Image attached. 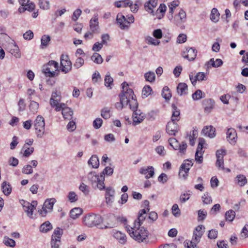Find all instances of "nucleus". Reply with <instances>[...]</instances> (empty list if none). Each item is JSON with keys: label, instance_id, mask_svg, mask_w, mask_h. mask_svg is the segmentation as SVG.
<instances>
[{"label": "nucleus", "instance_id": "obj_1", "mask_svg": "<svg viewBox=\"0 0 248 248\" xmlns=\"http://www.w3.org/2000/svg\"><path fill=\"white\" fill-rule=\"evenodd\" d=\"M124 225L127 232L135 240L139 242H142L148 237L149 232L144 227L136 225L130 226L125 223Z\"/></svg>", "mask_w": 248, "mask_h": 248}, {"label": "nucleus", "instance_id": "obj_2", "mask_svg": "<svg viewBox=\"0 0 248 248\" xmlns=\"http://www.w3.org/2000/svg\"><path fill=\"white\" fill-rule=\"evenodd\" d=\"M123 92L124 93V96L126 98V105H129L130 108L134 112L137 109L138 103L133 90L128 87V84L124 82L122 84Z\"/></svg>", "mask_w": 248, "mask_h": 248}, {"label": "nucleus", "instance_id": "obj_3", "mask_svg": "<svg viewBox=\"0 0 248 248\" xmlns=\"http://www.w3.org/2000/svg\"><path fill=\"white\" fill-rule=\"evenodd\" d=\"M58 63L54 61H50L44 65L42 72L46 77H55L58 75Z\"/></svg>", "mask_w": 248, "mask_h": 248}, {"label": "nucleus", "instance_id": "obj_4", "mask_svg": "<svg viewBox=\"0 0 248 248\" xmlns=\"http://www.w3.org/2000/svg\"><path fill=\"white\" fill-rule=\"evenodd\" d=\"M102 217L99 215L88 214L83 218L84 224L89 227L97 226L102 222Z\"/></svg>", "mask_w": 248, "mask_h": 248}, {"label": "nucleus", "instance_id": "obj_5", "mask_svg": "<svg viewBox=\"0 0 248 248\" xmlns=\"http://www.w3.org/2000/svg\"><path fill=\"white\" fill-rule=\"evenodd\" d=\"M62 96L60 92H53L50 99V105L56 111H60L62 109Z\"/></svg>", "mask_w": 248, "mask_h": 248}, {"label": "nucleus", "instance_id": "obj_6", "mask_svg": "<svg viewBox=\"0 0 248 248\" xmlns=\"http://www.w3.org/2000/svg\"><path fill=\"white\" fill-rule=\"evenodd\" d=\"M45 120L41 115H38L34 122L36 134L39 138H42L45 132Z\"/></svg>", "mask_w": 248, "mask_h": 248}, {"label": "nucleus", "instance_id": "obj_7", "mask_svg": "<svg viewBox=\"0 0 248 248\" xmlns=\"http://www.w3.org/2000/svg\"><path fill=\"white\" fill-rule=\"evenodd\" d=\"M204 227L202 225L197 226L193 232L192 240L190 242V245L187 246L188 248H194L196 244L200 241V238L203 233Z\"/></svg>", "mask_w": 248, "mask_h": 248}, {"label": "nucleus", "instance_id": "obj_8", "mask_svg": "<svg viewBox=\"0 0 248 248\" xmlns=\"http://www.w3.org/2000/svg\"><path fill=\"white\" fill-rule=\"evenodd\" d=\"M61 236L60 228H56L52 235L51 241V248H59L61 245Z\"/></svg>", "mask_w": 248, "mask_h": 248}, {"label": "nucleus", "instance_id": "obj_9", "mask_svg": "<svg viewBox=\"0 0 248 248\" xmlns=\"http://www.w3.org/2000/svg\"><path fill=\"white\" fill-rule=\"evenodd\" d=\"M55 202V199H47L45 202L42 209L38 211L41 216L45 217L47 213L51 212Z\"/></svg>", "mask_w": 248, "mask_h": 248}, {"label": "nucleus", "instance_id": "obj_10", "mask_svg": "<svg viewBox=\"0 0 248 248\" xmlns=\"http://www.w3.org/2000/svg\"><path fill=\"white\" fill-rule=\"evenodd\" d=\"M205 140L202 138H200L195 154V160L199 164L202 163L203 161L202 154L204 151L202 149Z\"/></svg>", "mask_w": 248, "mask_h": 248}, {"label": "nucleus", "instance_id": "obj_11", "mask_svg": "<svg viewBox=\"0 0 248 248\" xmlns=\"http://www.w3.org/2000/svg\"><path fill=\"white\" fill-rule=\"evenodd\" d=\"M192 165L193 162L192 160H187L185 161L181 166L179 170V175L186 179L190 168Z\"/></svg>", "mask_w": 248, "mask_h": 248}, {"label": "nucleus", "instance_id": "obj_12", "mask_svg": "<svg viewBox=\"0 0 248 248\" xmlns=\"http://www.w3.org/2000/svg\"><path fill=\"white\" fill-rule=\"evenodd\" d=\"M226 154V150L224 149H220L217 150L216 152V157L217 158L216 165L218 168L224 170V161L223 157Z\"/></svg>", "mask_w": 248, "mask_h": 248}, {"label": "nucleus", "instance_id": "obj_13", "mask_svg": "<svg viewBox=\"0 0 248 248\" xmlns=\"http://www.w3.org/2000/svg\"><path fill=\"white\" fill-rule=\"evenodd\" d=\"M227 140L232 145H234L237 140V135L235 129L229 128L228 129L227 133Z\"/></svg>", "mask_w": 248, "mask_h": 248}, {"label": "nucleus", "instance_id": "obj_14", "mask_svg": "<svg viewBox=\"0 0 248 248\" xmlns=\"http://www.w3.org/2000/svg\"><path fill=\"white\" fill-rule=\"evenodd\" d=\"M197 51L193 47L186 48V51L183 52L184 58L188 59L189 61H193L196 57Z\"/></svg>", "mask_w": 248, "mask_h": 248}, {"label": "nucleus", "instance_id": "obj_15", "mask_svg": "<svg viewBox=\"0 0 248 248\" xmlns=\"http://www.w3.org/2000/svg\"><path fill=\"white\" fill-rule=\"evenodd\" d=\"M144 114L140 110H136L133 113V124L136 125L141 123L144 119Z\"/></svg>", "mask_w": 248, "mask_h": 248}, {"label": "nucleus", "instance_id": "obj_16", "mask_svg": "<svg viewBox=\"0 0 248 248\" xmlns=\"http://www.w3.org/2000/svg\"><path fill=\"white\" fill-rule=\"evenodd\" d=\"M178 127L175 121L169 122L166 126V131L170 135H175L178 131Z\"/></svg>", "mask_w": 248, "mask_h": 248}, {"label": "nucleus", "instance_id": "obj_17", "mask_svg": "<svg viewBox=\"0 0 248 248\" xmlns=\"http://www.w3.org/2000/svg\"><path fill=\"white\" fill-rule=\"evenodd\" d=\"M115 190L111 187H108L106 189L105 198L108 204H111L114 199Z\"/></svg>", "mask_w": 248, "mask_h": 248}, {"label": "nucleus", "instance_id": "obj_18", "mask_svg": "<svg viewBox=\"0 0 248 248\" xmlns=\"http://www.w3.org/2000/svg\"><path fill=\"white\" fill-rule=\"evenodd\" d=\"M139 172L145 175V178L149 179L154 176L155 174L154 168L152 166H148L147 168L142 167L140 169Z\"/></svg>", "mask_w": 248, "mask_h": 248}, {"label": "nucleus", "instance_id": "obj_19", "mask_svg": "<svg viewBox=\"0 0 248 248\" xmlns=\"http://www.w3.org/2000/svg\"><path fill=\"white\" fill-rule=\"evenodd\" d=\"M117 23L120 28L123 30H128L127 24H126V18L121 13H119L117 16Z\"/></svg>", "mask_w": 248, "mask_h": 248}, {"label": "nucleus", "instance_id": "obj_20", "mask_svg": "<svg viewBox=\"0 0 248 248\" xmlns=\"http://www.w3.org/2000/svg\"><path fill=\"white\" fill-rule=\"evenodd\" d=\"M146 210L143 209L139 212L138 218L135 220L133 225L141 226L146 217Z\"/></svg>", "mask_w": 248, "mask_h": 248}, {"label": "nucleus", "instance_id": "obj_21", "mask_svg": "<svg viewBox=\"0 0 248 248\" xmlns=\"http://www.w3.org/2000/svg\"><path fill=\"white\" fill-rule=\"evenodd\" d=\"M202 133L210 138L216 136V129L212 125L205 126L202 130Z\"/></svg>", "mask_w": 248, "mask_h": 248}, {"label": "nucleus", "instance_id": "obj_22", "mask_svg": "<svg viewBox=\"0 0 248 248\" xmlns=\"http://www.w3.org/2000/svg\"><path fill=\"white\" fill-rule=\"evenodd\" d=\"M113 237L116 239L120 243L124 244L126 243L127 238L124 233L118 231H115L113 232Z\"/></svg>", "mask_w": 248, "mask_h": 248}, {"label": "nucleus", "instance_id": "obj_23", "mask_svg": "<svg viewBox=\"0 0 248 248\" xmlns=\"http://www.w3.org/2000/svg\"><path fill=\"white\" fill-rule=\"evenodd\" d=\"M23 207L24 209V211L27 213L28 216L30 218H33V212L35 209V207L30 204V202L26 201L23 202Z\"/></svg>", "mask_w": 248, "mask_h": 248}, {"label": "nucleus", "instance_id": "obj_24", "mask_svg": "<svg viewBox=\"0 0 248 248\" xmlns=\"http://www.w3.org/2000/svg\"><path fill=\"white\" fill-rule=\"evenodd\" d=\"M65 59L64 56L63 55V72L65 73H68L72 69V62L68 60L67 56H65Z\"/></svg>", "mask_w": 248, "mask_h": 248}, {"label": "nucleus", "instance_id": "obj_25", "mask_svg": "<svg viewBox=\"0 0 248 248\" xmlns=\"http://www.w3.org/2000/svg\"><path fill=\"white\" fill-rule=\"evenodd\" d=\"M158 0H149L144 4L145 9L149 13H153V9L157 5Z\"/></svg>", "mask_w": 248, "mask_h": 248}, {"label": "nucleus", "instance_id": "obj_26", "mask_svg": "<svg viewBox=\"0 0 248 248\" xmlns=\"http://www.w3.org/2000/svg\"><path fill=\"white\" fill-rule=\"evenodd\" d=\"M187 90V86L185 83H180L177 85V92L180 95H186Z\"/></svg>", "mask_w": 248, "mask_h": 248}, {"label": "nucleus", "instance_id": "obj_27", "mask_svg": "<svg viewBox=\"0 0 248 248\" xmlns=\"http://www.w3.org/2000/svg\"><path fill=\"white\" fill-rule=\"evenodd\" d=\"M73 115L72 110L70 108L65 107L63 103V118L64 119L71 120Z\"/></svg>", "mask_w": 248, "mask_h": 248}, {"label": "nucleus", "instance_id": "obj_28", "mask_svg": "<svg viewBox=\"0 0 248 248\" xmlns=\"http://www.w3.org/2000/svg\"><path fill=\"white\" fill-rule=\"evenodd\" d=\"M10 53L17 58L21 57V53L19 51L18 47L14 44H11L9 46Z\"/></svg>", "mask_w": 248, "mask_h": 248}, {"label": "nucleus", "instance_id": "obj_29", "mask_svg": "<svg viewBox=\"0 0 248 248\" xmlns=\"http://www.w3.org/2000/svg\"><path fill=\"white\" fill-rule=\"evenodd\" d=\"M172 113L171 120L178 121L180 120V110L174 104L172 105Z\"/></svg>", "mask_w": 248, "mask_h": 248}, {"label": "nucleus", "instance_id": "obj_30", "mask_svg": "<svg viewBox=\"0 0 248 248\" xmlns=\"http://www.w3.org/2000/svg\"><path fill=\"white\" fill-rule=\"evenodd\" d=\"M120 102L117 103L115 107L118 109H122L126 105L125 102L127 101L126 98L124 96V92H122V93L120 95Z\"/></svg>", "mask_w": 248, "mask_h": 248}, {"label": "nucleus", "instance_id": "obj_31", "mask_svg": "<svg viewBox=\"0 0 248 248\" xmlns=\"http://www.w3.org/2000/svg\"><path fill=\"white\" fill-rule=\"evenodd\" d=\"M89 165H92L93 168H98L99 166V161L98 157L96 155H92L88 161Z\"/></svg>", "mask_w": 248, "mask_h": 248}, {"label": "nucleus", "instance_id": "obj_32", "mask_svg": "<svg viewBox=\"0 0 248 248\" xmlns=\"http://www.w3.org/2000/svg\"><path fill=\"white\" fill-rule=\"evenodd\" d=\"M1 188L4 194L6 196L10 195L12 191V187L9 183L3 182L1 184Z\"/></svg>", "mask_w": 248, "mask_h": 248}, {"label": "nucleus", "instance_id": "obj_33", "mask_svg": "<svg viewBox=\"0 0 248 248\" xmlns=\"http://www.w3.org/2000/svg\"><path fill=\"white\" fill-rule=\"evenodd\" d=\"M97 20V18H94L93 19H91L90 21V29L94 33L97 32L99 29Z\"/></svg>", "mask_w": 248, "mask_h": 248}, {"label": "nucleus", "instance_id": "obj_34", "mask_svg": "<svg viewBox=\"0 0 248 248\" xmlns=\"http://www.w3.org/2000/svg\"><path fill=\"white\" fill-rule=\"evenodd\" d=\"M82 210L80 208H74L70 212V217L72 219H76L82 214Z\"/></svg>", "mask_w": 248, "mask_h": 248}, {"label": "nucleus", "instance_id": "obj_35", "mask_svg": "<svg viewBox=\"0 0 248 248\" xmlns=\"http://www.w3.org/2000/svg\"><path fill=\"white\" fill-rule=\"evenodd\" d=\"M52 229V226L49 221H46L40 227V231L42 232H47Z\"/></svg>", "mask_w": 248, "mask_h": 248}, {"label": "nucleus", "instance_id": "obj_36", "mask_svg": "<svg viewBox=\"0 0 248 248\" xmlns=\"http://www.w3.org/2000/svg\"><path fill=\"white\" fill-rule=\"evenodd\" d=\"M35 4L33 2H30V3L28 4L27 6H20L18 8V11L19 13H23L25 11L28 10L29 11H32L35 8Z\"/></svg>", "mask_w": 248, "mask_h": 248}, {"label": "nucleus", "instance_id": "obj_37", "mask_svg": "<svg viewBox=\"0 0 248 248\" xmlns=\"http://www.w3.org/2000/svg\"><path fill=\"white\" fill-rule=\"evenodd\" d=\"M219 16V13H218L217 9L215 8H213L210 15L211 20L213 22H217L218 21Z\"/></svg>", "mask_w": 248, "mask_h": 248}, {"label": "nucleus", "instance_id": "obj_38", "mask_svg": "<svg viewBox=\"0 0 248 248\" xmlns=\"http://www.w3.org/2000/svg\"><path fill=\"white\" fill-rule=\"evenodd\" d=\"M237 184L240 186H244L247 183V179L244 175L239 174L236 177Z\"/></svg>", "mask_w": 248, "mask_h": 248}, {"label": "nucleus", "instance_id": "obj_39", "mask_svg": "<svg viewBox=\"0 0 248 248\" xmlns=\"http://www.w3.org/2000/svg\"><path fill=\"white\" fill-rule=\"evenodd\" d=\"M50 41V37L49 36L47 35H44L42 36L41 42V48L43 49L46 46H47L49 43Z\"/></svg>", "mask_w": 248, "mask_h": 248}, {"label": "nucleus", "instance_id": "obj_40", "mask_svg": "<svg viewBox=\"0 0 248 248\" xmlns=\"http://www.w3.org/2000/svg\"><path fill=\"white\" fill-rule=\"evenodd\" d=\"M88 179L93 185L94 183L96 184L100 179V176L96 174L95 172H91L88 174Z\"/></svg>", "mask_w": 248, "mask_h": 248}, {"label": "nucleus", "instance_id": "obj_41", "mask_svg": "<svg viewBox=\"0 0 248 248\" xmlns=\"http://www.w3.org/2000/svg\"><path fill=\"white\" fill-rule=\"evenodd\" d=\"M223 64L222 61L220 59H217L215 61L214 59H211L208 62V64L214 67H218L221 66Z\"/></svg>", "mask_w": 248, "mask_h": 248}, {"label": "nucleus", "instance_id": "obj_42", "mask_svg": "<svg viewBox=\"0 0 248 248\" xmlns=\"http://www.w3.org/2000/svg\"><path fill=\"white\" fill-rule=\"evenodd\" d=\"M235 216V212L232 210H230L226 212L225 214V218L226 221L229 222L232 221Z\"/></svg>", "mask_w": 248, "mask_h": 248}, {"label": "nucleus", "instance_id": "obj_43", "mask_svg": "<svg viewBox=\"0 0 248 248\" xmlns=\"http://www.w3.org/2000/svg\"><path fill=\"white\" fill-rule=\"evenodd\" d=\"M205 93H203L201 90H197L192 94V97L194 100H198L204 97Z\"/></svg>", "mask_w": 248, "mask_h": 248}, {"label": "nucleus", "instance_id": "obj_44", "mask_svg": "<svg viewBox=\"0 0 248 248\" xmlns=\"http://www.w3.org/2000/svg\"><path fill=\"white\" fill-rule=\"evenodd\" d=\"M131 4L130 0H124L122 1H116L114 3V5L118 8L126 7Z\"/></svg>", "mask_w": 248, "mask_h": 248}, {"label": "nucleus", "instance_id": "obj_45", "mask_svg": "<svg viewBox=\"0 0 248 248\" xmlns=\"http://www.w3.org/2000/svg\"><path fill=\"white\" fill-rule=\"evenodd\" d=\"M162 96L166 100H169L171 97L170 91L167 86L163 88L162 93Z\"/></svg>", "mask_w": 248, "mask_h": 248}, {"label": "nucleus", "instance_id": "obj_46", "mask_svg": "<svg viewBox=\"0 0 248 248\" xmlns=\"http://www.w3.org/2000/svg\"><path fill=\"white\" fill-rule=\"evenodd\" d=\"M101 115L105 119H108L110 117V110L108 108H104L101 111Z\"/></svg>", "mask_w": 248, "mask_h": 248}, {"label": "nucleus", "instance_id": "obj_47", "mask_svg": "<svg viewBox=\"0 0 248 248\" xmlns=\"http://www.w3.org/2000/svg\"><path fill=\"white\" fill-rule=\"evenodd\" d=\"M152 91V88L149 85H146L144 87L142 91V96L143 98L148 96Z\"/></svg>", "mask_w": 248, "mask_h": 248}, {"label": "nucleus", "instance_id": "obj_48", "mask_svg": "<svg viewBox=\"0 0 248 248\" xmlns=\"http://www.w3.org/2000/svg\"><path fill=\"white\" fill-rule=\"evenodd\" d=\"M180 2L178 0H174L169 4V13L172 16L174 9L179 5Z\"/></svg>", "mask_w": 248, "mask_h": 248}, {"label": "nucleus", "instance_id": "obj_49", "mask_svg": "<svg viewBox=\"0 0 248 248\" xmlns=\"http://www.w3.org/2000/svg\"><path fill=\"white\" fill-rule=\"evenodd\" d=\"M91 59L97 64H100L103 62V59L101 56L97 53H94L92 56Z\"/></svg>", "mask_w": 248, "mask_h": 248}, {"label": "nucleus", "instance_id": "obj_50", "mask_svg": "<svg viewBox=\"0 0 248 248\" xmlns=\"http://www.w3.org/2000/svg\"><path fill=\"white\" fill-rule=\"evenodd\" d=\"M29 108L30 110L33 113H36L39 108V104L35 101H31Z\"/></svg>", "mask_w": 248, "mask_h": 248}, {"label": "nucleus", "instance_id": "obj_51", "mask_svg": "<svg viewBox=\"0 0 248 248\" xmlns=\"http://www.w3.org/2000/svg\"><path fill=\"white\" fill-rule=\"evenodd\" d=\"M155 74L153 72H148L145 74L144 78L146 81L152 82L155 79Z\"/></svg>", "mask_w": 248, "mask_h": 248}, {"label": "nucleus", "instance_id": "obj_52", "mask_svg": "<svg viewBox=\"0 0 248 248\" xmlns=\"http://www.w3.org/2000/svg\"><path fill=\"white\" fill-rule=\"evenodd\" d=\"M38 4L40 8L43 10H48L49 8V2L48 1L39 0Z\"/></svg>", "mask_w": 248, "mask_h": 248}, {"label": "nucleus", "instance_id": "obj_53", "mask_svg": "<svg viewBox=\"0 0 248 248\" xmlns=\"http://www.w3.org/2000/svg\"><path fill=\"white\" fill-rule=\"evenodd\" d=\"M169 142L170 145L175 150H177L178 147L179 145V143L178 140L173 138H170L169 139Z\"/></svg>", "mask_w": 248, "mask_h": 248}, {"label": "nucleus", "instance_id": "obj_54", "mask_svg": "<svg viewBox=\"0 0 248 248\" xmlns=\"http://www.w3.org/2000/svg\"><path fill=\"white\" fill-rule=\"evenodd\" d=\"M79 189L85 195H88L89 193V187L83 183L80 184V186H79Z\"/></svg>", "mask_w": 248, "mask_h": 248}, {"label": "nucleus", "instance_id": "obj_55", "mask_svg": "<svg viewBox=\"0 0 248 248\" xmlns=\"http://www.w3.org/2000/svg\"><path fill=\"white\" fill-rule=\"evenodd\" d=\"M4 243L6 246L10 247H14L16 245V242L13 239L7 237H4Z\"/></svg>", "mask_w": 248, "mask_h": 248}, {"label": "nucleus", "instance_id": "obj_56", "mask_svg": "<svg viewBox=\"0 0 248 248\" xmlns=\"http://www.w3.org/2000/svg\"><path fill=\"white\" fill-rule=\"evenodd\" d=\"M202 199L203 202L205 204H210L212 202V198L208 193L204 194L202 196Z\"/></svg>", "mask_w": 248, "mask_h": 248}, {"label": "nucleus", "instance_id": "obj_57", "mask_svg": "<svg viewBox=\"0 0 248 248\" xmlns=\"http://www.w3.org/2000/svg\"><path fill=\"white\" fill-rule=\"evenodd\" d=\"M104 176H103V175H100V179L96 184L97 187L100 190H103L105 188V185L104 183Z\"/></svg>", "mask_w": 248, "mask_h": 248}, {"label": "nucleus", "instance_id": "obj_58", "mask_svg": "<svg viewBox=\"0 0 248 248\" xmlns=\"http://www.w3.org/2000/svg\"><path fill=\"white\" fill-rule=\"evenodd\" d=\"M186 148H187L186 143L185 142L183 141L181 143V144H179V145L178 147L177 150H179V153H180L182 154H185V153L186 151Z\"/></svg>", "mask_w": 248, "mask_h": 248}, {"label": "nucleus", "instance_id": "obj_59", "mask_svg": "<svg viewBox=\"0 0 248 248\" xmlns=\"http://www.w3.org/2000/svg\"><path fill=\"white\" fill-rule=\"evenodd\" d=\"M101 80V78L100 74L98 72L96 71L92 76V81L95 83H97Z\"/></svg>", "mask_w": 248, "mask_h": 248}, {"label": "nucleus", "instance_id": "obj_60", "mask_svg": "<svg viewBox=\"0 0 248 248\" xmlns=\"http://www.w3.org/2000/svg\"><path fill=\"white\" fill-rule=\"evenodd\" d=\"M113 168L110 167H106L105 169L103 170V171L102 172L100 175H103V176H104L105 174H106L107 175H111L113 174Z\"/></svg>", "mask_w": 248, "mask_h": 248}, {"label": "nucleus", "instance_id": "obj_61", "mask_svg": "<svg viewBox=\"0 0 248 248\" xmlns=\"http://www.w3.org/2000/svg\"><path fill=\"white\" fill-rule=\"evenodd\" d=\"M172 213L175 217H178L180 215V210L177 204H174L172 207Z\"/></svg>", "mask_w": 248, "mask_h": 248}, {"label": "nucleus", "instance_id": "obj_62", "mask_svg": "<svg viewBox=\"0 0 248 248\" xmlns=\"http://www.w3.org/2000/svg\"><path fill=\"white\" fill-rule=\"evenodd\" d=\"M68 198L71 202H75L78 199V196L74 192H70L68 195Z\"/></svg>", "mask_w": 248, "mask_h": 248}, {"label": "nucleus", "instance_id": "obj_63", "mask_svg": "<svg viewBox=\"0 0 248 248\" xmlns=\"http://www.w3.org/2000/svg\"><path fill=\"white\" fill-rule=\"evenodd\" d=\"M113 79L110 75H106L105 78V85L107 87H110L113 84Z\"/></svg>", "mask_w": 248, "mask_h": 248}, {"label": "nucleus", "instance_id": "obj_64", "mask_svg": "<svg viewBox=\"0 0 248 248\" xmlns=\"http://www.w3.org/2000/svg\"><path fill=\"white\" fill-rule=\"evenodd\" d=\"M241 236L243 238L248 237V225L246 224L242 230Z\"/></svg>", "mask_w": 248, "mask_h": 248}]
</instances>
